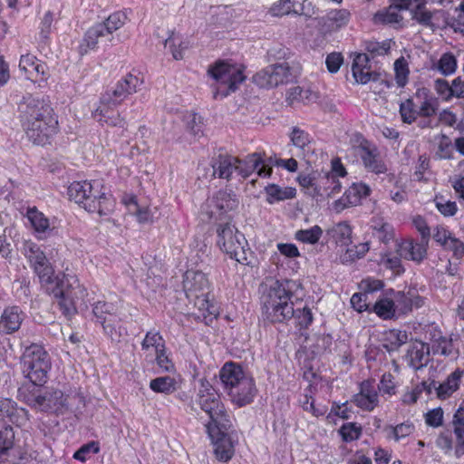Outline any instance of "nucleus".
Segmentation results:
<instances>
[{"label":"nucleus","instance_id":"18","mask_svg":"<svg viewBox=\"0 0 464 464\" xmlns=\"http://www.w3.org/2000/svg\"><path fill=\"white\" fill-rule=\"evenodd\" d=\"M28 420L27 411L9 398L0 397V421L22 426Z\"/></svg>","mask_w":464,"mask_h":464},{"label":"nucleus","instance_id":"9","mask_svg":"<svg viewBox=\"0 0 464 464\" xmlns=\"http://www.w3.org/2000/svg\"><path fill=\"white\" fill-rule=\"evenodd\" d=\"M92 314L95 323L102 327L104 334L111 341L119 342L121 333L117 326L121 318L118 304L112 302L98 301L92 305Z\"/></svg>","mask_w":464,"mask_h":464},{"label":"nucleus","instance_id":"52","mask_svg":"<svg viewBox=\"0 0 464 464\" xmlns=\"http://www.w3.org/2000/svg\"><path fill=\"white\" fill-rule=\"evenodd\" d=\"M345 192L352 199L351 203L358 205L362 198L370 195L371 188L364 183H353Z\"/></svg>","mask_w":464,"mask_h":464},{"label":"nucleus","instance_id":"16","mask_svg":"<svg viewBox=\"0 0 464 464\" xmlns=\"http://www.w3.org/2000/svg\"><path fill=\"white\" fill-rule=\"evenodd\" d=\"M356 150L365 169L376 174L386 172L387 168L381 159L380 152L375 145L362 139Z\"/></svg>","mask_w":464,"mask_h":464},{"label":"nucleus","instance_id":"47","mask_svg":"<svg viewBox=\"0 0 464 464\" xmlns=\"http://www.w3.org/2000/svg\"><path fill=\"white\" fill-rule=\"evenodd\" d=\"M415 8L411 11L412 19L416 20L420 24L431 27L432 13L424 7L422 0H415Z\"/></svg>","mask_w":464,"mask_h":464},{"label":"nucleus","instance_id":"49","mask_svg":"<svg viewBox=\"0 0 464 464\" xmlns=\"http://www.w3.org/2000/svg\"><path fill=\"white\" fill-rule=\"evenodd\" d=\"M330 235L342 245H348L351 241L352 228L345 222H340L330 230Z\"/></svg>","mask_w":464,"mask_h":464},{"label":"nucleus","instance_id":"45","mask_svg":"<svg viewBox=\"0 0 464 464\" xmlns=\"http://www.w3.org/2000/svg\"><path fill=\"white\" fill-rule=\"evenodd\" d=\"M208 295L209 292L201 293L195 295L189 300L194 302V305L203 313V315H206V314L215 315L217 314V307L210 302Z\"/></svg>","mask_w":464,"mask_h":464},{"label":"nucleus","instance_id":"60","mask_svg":"<svg viewBox=\"0 0 464 464\" xmlns=\"http://www.w3.org/2000/svg\"><path fill=\"white\" fill-rule=\"evenodd\" d=\"M401 256L398 255L385 254L381 258V263L389 269L393 270L396 274L403 273L404 269L401 266Z\"/></svg>","mask_w":464,"mask_h":464},{"label":"nucleus","instance_id":"2","mask_svg":"<svg viewBox=\"0 0 464 464\" xmlns=\"http://www.w3.org/2000/svg\"><path fill=\"white\" fill-rule=\"evenodd\" d=\"M300 289L302 285L296 280L274 282L262 297L263 312L266 319L272 323L291 319L294 314L291 298Z\"/></svg>","mask_w":464,"mask_h":464},{"label":"nucleus","instance_id":"20","mask_svg":"<svg viewBox=\"0 0 464 464\" xmlns=\"http://www.w3.org/2000/svg\"><path fill=\"white\" fill-rule=\"evenodd\" d=\"M370 56L367 53H358L355 55L352 72L356 82L366 84L371 81H378L380 73L372 70L369 64Z\"/></svg>","mask_w":464,"mask_h":464},{"label":"nucleus","instance_id":"48","mask_svg":"<svg viewBox=\"0 0 464 464\" xmlns=\"http://www.w3.org/2000/svg\"><path fill=\"white\" fill-rule=\"evenodd\" d=\"M408 340L406 332L392 330L390 331L385 339L383 346L387 351L392 352L397 350L400 346L405 343Z\"/></svg>","mask_w":464,"mask_h":464},{"label":"nucleus","instance_id":"14","mask_svg":"<svg viewBox=\"0 0 464 464\" xmlns=\"http://www.w3.org/2000/svg\"><path fill=\"white\" fill-rule=\"evenodd\" d=\"M417 110L420 121L418 122L420 128H434L437 123L433 122V117L439 109V101L425 91H419L415 96Z\"/></svg>","mask_w":464,"mask_h":464},{"label":"nucleus","instance_id":"22","mask_svg":"<svg viewBox=\"0 0 464 464\" xmlns=\"http://www.w3.org/2000/svg\"><path fill=\"white\" fill-rule=\"evenodd\" d=\"M429 242L420 243L412 240H403L397 244V253L404 259L420 263L427 256Z\"/></svg>","mask_w":464,"mask_h":464},{"label":"nucleus","instance_id":"29","mask_svg":"<svg viewBox=\"0 0 464 464\" xmlns=\"http://www.w3.org/2000/svg\"><path fill=\"white\" fill-rule=\"evenodd\" d=\"M19 68L27 74V78L37 80L39 76L44 78L46 75V64L39 61L34 55L26 53L21 55Z\"/></svg>","mask_w":464,"mask_h":464},{"label":"nucleus","instance_id":"46","mask_svg":"<svg viewBox=\"0 0 464 464\" xmlns=\"http://www.w3.org/2000/svg\"><path fill=\"white\" fill-rule=\"evenodd\" d=\"M374 20L377 23L399 24L402 21V16L398 9L390 5L387 9L378 12L374 16Z\"/></svg>","mask_w":464,"mask_h":464},{"label":"nucleus","instance_id":"1","mask_svg":"<svg viewBox=\"0 0 464 464\" xmlns=\"http://www.w3.org/2000/svg\"><path fill=\"white\" fill-rule=\"evenodd\" d=\"M21 121L27 138L36 145H44L58 127L49 101L28 96L19 106Z\"/></svg>","mask_w":464,"mask_h":464},{"label":"nucleus","instance_id":"32","mask_svg":"<svg viewBox=\"0 0 464 464\" xmlns=\"http://www.w3.org/2000/svg\"><path fill=\"white\" fill-rule=\"evenodd\" d=\"M454 435V454L457 458L464 455V410L458 409L451 420Z\"/></svg>","mask_w":464,"mask_h":464},{"label":"nucleus","instance_id":"63","mask_svg":"<svg viewBox=\"0 0 464 464\" xmlns=\"http://www.w3.org/2000/svg\"><path fill=\"white\" fill-rule=\"evenodd\" d=\"M53 21V14L51 11L46 12L42 19L40 25L39 36L42 43H46L49 39Z\"/></svg>","mask_w":464,"mask_h":464},{"label":"nucleus","instance_id":"41","mask_svg":"<svg viewBox=\"0 0 464 464\" xmlns=\"http://www.w3.org/2000/svg\"><path fill=\"white\" fill-rule=\"evenodd\" d=\"M415 428L413 423L406 421L396 426H390L385 429L387 432V439L400 441L411 435L414 431Z\"/></svg>","mask_w":464,"mask_h":464},{"label":"nucleus","instance_id":"59","mask_svg":"<svg viewBox=\"0 0 464 464\" xmlns=\"http://www.w3.org/2000/svg\"><path fill=\"white\" fill-rule=\"evenodd\" d=\"M432 351L434 353L449 356L452 352V343L447 337L440 335L433 340Z\"/></svg>","mask_w":464,"mask_h":464},{"label":"nucleus","instance_id":"38","mask_svg":"<svg viewBox=\"0 0 464 464\" xmlns=\"http://www.w3.org/2000/svg\"><path fill=\"white\" fill-rule=\"evenodd\" d=\"M372 311L382 319L390 320L397 316L395 304L389 298H381L375 302Z\"/></svg>","mask_w":464,"mask_h":464},{"label":"nucleus","instance_id":"12","mask_svg":"<svg viewBox=\"0 0 464 464\" xmlns=\"http://www.w3.org/2000/svg\"><path fill=\"white\" fill-rule=\"evenodd\" d=\"M26 403L42 411L62 412L66 407L67 397L57 389H49L44 393H32L25 397Z\"/></svg>","mask_w":464,"mask_h":464},{"label":"nucleus","instance_id":"61","mask_svg":"<svg viewBox=\"0 0 464 464\" xmlns=\"http://www.w3.org/2000/svg\"><path fill=\"white\" fill-rule=\"evenodd\" d=\"M364 49L371 54L372 58H374L375 56L385 55L390 49V44L367 41L364 43Z\"/></svg>","mask_w":464,"mask_h":464},{"label":"nucleus","instance_id":"11","mask_svg":"<svg viewBox=\"0 0 464 464\" xmlns=\"http://www.w3.org/2000/svg\"><path fill=\"white\" fill-rule=\"evenodd\" d=\"M143 82V76L130 72L102 96V102L116 106L121 103L129 95L137 92Z\"/></svg>","mask_w":464,"mask_h":464},{"label":"nucleus","instance_id":"24","mask_svg":"<svg viewBox=\"0 0 464 464\" xmlns=\"http://www.w3.org/2000/svg\"><path fill=\"white\" fill-rule=\"evenodd\" d=\"M397 316L411 312L412 308H420L424 304V299L414 291H399L394 295Z\"/></svg>","mask_w":464,"mask_h":464},{"label":"nucleus","instance_id":"8","mask_svg":"<svg viewBox=\"0 0 464 464\" xmlns=\"http://www.w3.org/2000/svg\"><path fill=\"white\" fill-rule=\"evenodd\" d=\"M23 372L34 385H43L47 381V374L51 369L48 353L38 345L32 344L23 354Z\"/></svg>","mask_w":464,"mask_h":464},{"label":"nucleus","instance_id":"27","mask_svg":"<svg viewBox=\"0 0 464 464\" xmlns=\"http://www.w3.org/2000/svg\"><path fill=\"white\" fill-rule=\"evenodd\" d=\"M15 434L11 426L0 429V459L14 463L15 460Z\"/></svg>","mask_w":464,"mask_h":464},{"label":"nucleus","instance_id":"17","mask_svg":"<svg viewBox=\"0 0 464 464\" xmlns=\"http://www.w3.org/2000/svg\"><path fill=\"white\" fill-rule=\"evenodd\" d=\"M206 207L210 208L207 210L209 218L220 219L223 213L233 210L237 207V199L231 191L220 190Z\"/></svg>","mask_w":464,"mask_h":464},{"label":"nucleus","instance_id":"51","mask_svg":"<svg viewBox=\"0 0 464 464\" xmlns=\"http://www.w3.org/2000/svg\"><path fill=\"white\" fill-rule=\"evenodd\" d=\"M165 47H169L172 56L175 60H180L183 58V50L188 48V44L181 41V39L175 35L174 33L169 35L164 43Z\"/></svg>","mask_w":464,"mask_h":464},{"label":"nucleus","instance_id":"23","mask_svg":"<svg viewBox=\"0 0 464 464\" xmlns=\"http://www.w3.org/2000/svg\"><path fill=\"white\" fill-rule=\"evenodd\" d=\"M228 430L222 429V430L216 431L214 434L208 433L215 446L216 457L223 461H228L234 455V445L227 434Z\"/></svg>","mask_w":464,"mask_h":464},{"label":"nucleus","instance_id":"40","mask_svg":"<svg viewBox=\"0 0 464 464\" xmlns=\"http://www.w3.org/2000/svg\"><path fill=\"white\" fill-rule=\"evenodd\" d=\"M26 216L36 233H45L50 229L48 218L35 208H29Z\"/></svg>","mask_w":464,"mask_h":464},{"label":"nucleus","instance_id":"21","mask_svg":"<svg viewBox=\"0 0 464 464\" xmlns=\"http://www.w3.org/2000/svg\"><path fill=\"white\" fill-rule=\"evenodd\" d=\"M183 287L188 299H191L195 295L208 292L209 283L201 271L188 270L184 276Z\"/></svg>","mask_w":464,"mask_h":464},{"label":"nucleus","instance_id":"31","mask_svg":"<svg viewBox=\"0 0 464 464\" xmlns=\"http://www.w3.org/2000/svg\"><path fill=\"white\" fill-rule=\"evenodd\" d=\"M463 375L464 370L458 368L442 383L437 385V382H432L430 385L433 386L440 399H446L459 388Z\"/></svg>","mask_w":464,"mask_h":464},{"label":"nucleus","instance_id":"55","mask_svg":"<svg viewBox=\"0 0 464 464\" xmlns=\"http://www.w3.org/2000/svg\"><path fill=\"white\" fill-rule=\"evenodd\" d=\"M457 61L453 54L446 53L442 54L438 63V69L443 75H450L455 72Z\"/></svg>","mask_w":464,"mask_h":464},{"label":"nucleus","instance_id":"62","mask_svg":"<svg viewBox=\"0 0 464 464\" xmlns=\"http://www.w3.org/2000/svg\"><path fill=\"white\" fill-rule=\"evenodd\" d=\"M443 247L451 251L457 260H460L464 256V243L455 237H451Z\"/></svg>","mask_w":464,"mask_h":464},{"label":"nucleus","instance_id":"10","mask_svg":"<svg viewBox=\"0 0 464 464\" xmlns=\"http://www.w3.org/2000/svg\"><path fill=\"white\" fill-rule=\"evenodd\" d=\"M43 276L44 278L40 281L41 287L46 294L53 296L61 307V303L71 296L70 290L72 288V284L76 283V277L63 273L55 275L54 270L46 276L44 275Z\"/></svg>","mask_w":464,"mask_h":464},{"label":"nucleus","instance_id":"26","mask_svg":"<svg viewBox=\"0 0 464 464\" xmlns=\"http://www.w3.org/2000/svg\"><path fill=\"white\" fill-rule=\"evenodd\" d=\"M405 361L414 370L423 368L430 361V346L422 342L413 343L405 355Z\"/></svg>","mask_w":464,"mask_h":464},{"label":"nucleus","instance_id":"53","mask_svg":"<svg viewBox=\"0 0 464 464\" xmlns=\"http://www.w3.org/2000/svg\"><path fill=\"white\" fill-rule=\"evenodd\" d=\"M395 80L399 87H404L408 82L409 67L404 57L397 59L394 63Z\"/></svg>","mask_w":464,"mask_h":464},{"label":"nucleus","instance_id":"50","mask_svg":"<svg viewBox=\"0 0 464 464\" xmlns=\"http://www.w3.org/2000/svg\"><path fill=\"white\" fill-rule=\"evenodd\" d=\"M164 345L165 342L159 332L149 331L141 343V349L146 352L154 349V351L157 352Z\"/></svg>","mask_w":464,"mask_h":464},{"label":"nucleus","instance_id":"42","mask_svg":"<svg viewBox=\"0 0 464 464\" xmlns=\"http://www.w3.org/2000/svg\"><path fill=\"white\" fill-rule=\"evenodd\" d=\"M273 16H284L288 14H301L302 12L295 9V0H278L269 9Z\"/></svg>","mask_w":464,"mask_h":464},{"label":"nucleus","instance_id":"25","mask_svg":"<svg viewBox=\"0 0 464 464\" xmlns=\"http://www.w3.org/2000/svg\"><path fill=\"white\" fill-rule=\"evenodd\" d=\"M248 374L246 373L241 365L236 362H226L219 372V377L224 386V390L228 392L232 388L245 379Z\"/></svg>","mask_w":464,"mask_h":464},{"label":"nucleus","instance_id":"36","mask_svg":"<svg viewBox=\"0 0 464 464\" xmlns=\"http://www.w3.org/2000/svg\"><path fill=\"white\" fill-rule=\"evenodd\" d=\"M266 200L269 204L295 198V188L291 187H280L276 184H268L265 187Z\"/></svg>","mask_w":464,"mask_h":464},{"label":"nucleus","instance_id":"4","mask_svg":"<svg viewBox=\"0 0 464 464\" xmlns=\"http://www.w3.org/2000/svg\"><path fill=\"white\" fill-rule=\"evenodd\" d=\"M196 403L209 416V422L206 425L208 433L230 429L231 419L220 401L219 395L208 382H201L200 388L196 397Z\"/></svg>","mask_w":464,"mask_h":464},{"label":"nucleus","instance_id":"39","mask_svg":"<svg viewBox=\"0 0 464 464\" xmlns=\"http://www.w3.org/2000/svg\"><path fill=\"white\" fill-rule=\"evenodd\" d=\"M150 388L155 392L170 394L177 390V382L170 376L158 377L150 381Z\"/></svg>","mask_w":464,"mask_h":464},{"label":"nucleus","instance_id":"6","mask_svg":"<svg viewBox=\"0 0 464 464\" xmlns=\"http://www.w3.org/2000/svg\"><path fill=\"white\" fill-rule=\"evenodd\" d=\"M218 244L222 251L237 262L243 265L251 263L248 256L252 252L247 247L245 236L230 223H226L218 228Z\"/></svg>","mask_w":464,"mask_h":464},{"label":"nucleus","instance_id":"33","mask_svg":"<svg viewBox=\"0 0 464 464\" xmlns=\"http://www.w3.org/2000/svg\"><path fill=\"white\" fill-rule=\"evenodd\" d=\"M71 291V296L66 299V301H63L61 303V310L63 314L69 317L76 313V304L79 301H84L87 295L86 288L80 284L79 280L76 278V283L72 284V288Z\"/></svg>","mask_w":464,"mask_h":464},{"label":"nucleus","instance_id":"28","mask_svg":"<svg viewBox=\"0 0 464 464\" xmlns=\"http://www.w3.org/2000/svg\"><path fill=\"white\" fill-rule=\"evenodd\" d=\"M237 159L227 154H218L213 158L211 167L213 176L228 179L234 171L237 172Z\"/></svg>","mask_w":464,"mask_h":464},{"label":"nucleus","instance_id":"7","mask_svg":"<svg viewBox=\"0 0 464 464\" xmlns=\"http://www.w3.org/2000/svg\"><path fill=\"white\" fill-rule=\"evenodd\" d=\"M241 65L230 64L222 61L217 62L208 70V74L218 82V86L214 92V98H225L237 89L246 76Z\"/></svg>","mask_w":464,"mask_h":464},{"label":"nucleus","instance_id":"43","mask_svg":"<svg viewBox=\"0 0 464 464\" xmlns=\"http://www.w3.org/2000/svg\"><path fill=\"white\" fill-rule=\"evenodd\" d=\"M400 114L404 123L411 124L419 117L415 99H407L400 104Z\"/></svg>","mask_w":464,"mask_h":464},{"label":"nucleus","instance_id":"15","mask_svg":"<svg viewBox=\"0 0 464 464\" xmlns=\"http://www.w3.org/2000/svg\"><path fill=\"white\" fill-rule=\"evenodd\" d=\"M24 254L37 275L39 282L44 278V275L46 276L53 270L45 254L35 243L25 241L24 244Z\"/></svg>","mask_w":464,"mask_h":464},{"label":"nucleus","instance_id":"35","mask_svg":"<svg viewBox=\"0 0 464 464\" xmlns=\"http://www.w3.org/2000/svg\"><path fill=\"white\" fill-rule=\"evenodd\" d=\"M318 197L332 198L342 190V183L333 175L324 174L318 179Z\"/></svg>","mask_w":464,"mask_h":464},{"label":"nucleus","instance_id":"44","mask_svg":"<svg viewBox=\"0 0 464 464\" xmlns=\"http://www.w3.org/2000/svg\"><path fill=\"white\" fill-rule=\"evenodd\" d=\"M322 235L323 229L318 225H314L308 229L297 230L295 234V237L302 243L315 244L319 241Z\"/></svg>","mask_w":464,"mask_h":464},{"label":"nucleus","instance_id":"30","mask_svg":"<svg viewBox=\"0 0 464 464\" xmlns=\"http://www.w3.org/2000/svg\"><path fill=\"white\" fill-rule=\"evenodd\" d=\"M353 401L359 408L372 411L378 404V393L369 382L361 384V391L353 396Z\"/></svg>","mask_w":464,"mask_h":464},{"label":"nucleus","instance_id":"57","mask_svg":"<svg viewBox=\"0 0 464 464\" xmlns=\"http://www.w3.org/2000/svg\"><path fill=\"white\" fill-rule=\"evenodd\" d=\"M327 19L336 28H341L348 24L350 12L346 9L333 10L328 13Z\"/></svg>","mask_w":464,"mask_h":464},{"label":"nucleus","instance_id":"58","mask_svg":"<svg viewBox=\"0 0 464 464\" xmlns=\"http://www.w3.org/2000/svg\"><path fill=\"white\" fill-rule=\"evenodd\" d=\"M100 451V445L97 441H90L82 445L73 454V458L82 462L86 461L90 453L97 454Z\"/></svg>","mask_w":464,"mask_h":464},{"label":"nucleus","instance_id":"34","mask_svg":"<svg viewBox=\"0 0 464 464\" xmlns=\"http://www.w3.org/2000/svg\"><path fill=\"white\" fill-rule=\"evenodd\" d=\"M24 320V314L18 306L5 309L0 318V328L6 333H13L20 328Z\"/></svg>","mask_w":464,"mask_h":464},{"label":"nucleus","instance_id":"5","mask_svg":"<svg viewBox=\"0 0 464 464\" xmlns=\"http://www.w3.org/2000/svg\"><path fill=\"white\" fill-rule=\"evenodd\" d=\"M127 16L122 12H115L108 16L103 23L92 26L85 33L82 43L79 45V53L86 54L90 50L112 44L116 37L114 32L122 27Z\"/></svg>","mask_w":464,"mask_h":464},{"label":"nucleus","instance_id":"37","mask_svg":"<svg viewBox=\"0 0 464 464\" xmlns=\"http://www.w3.org/2000/svg\"><path fill=\"white\" fill-rule=\"evenodd\" d=\"M263 162V155L258 152L248 154L244 160L237 159V173L243 178H247L255 170H258Z\"/></svg>","mask_w":464,"mask_h":464},{"label":"nucleus","instance_id":"56","mask_svg":"<svg viewBox=\"0 0 464 464\" xmlns=\"http://www.w3.org/2000/svg\"><path fill=\"white\" fill-rule=\"evenodd\" d=\"M299 185L305 190V193L312 198H318V179L315 180L310 175H300L298 177Z\"/></svg>","mask_w":464,"mask_h":464},{"label":"nucleus","instance_id":"3","mask_svg":"<svg viewBox=\"0 0 464 464\" xmlns=\"http://www.w3.org/2000/svg\"><path fill=\"white\" fill-rule=\"evenodd\" d=\"M101 187L99 181H74L68 188V197L88 212L107 216L112 210L113 200L99 190Z\"/></svg>","mask_w":464,"mask_h":464},{"label":"nucleus","instance_id":"64","mask_svg":"<svg viewBox=\"0 0 464 464\" xmlns=\"http://www.w3.org/2000/svg\"><path fill=\"white\" fill-rule=\"evenodd\" d=\"M443 410L440 407L432 409L425 414V422L427 425L438 428L443 424Z\"/></svg>","mask_w":464,"mask_h":464},{"label":"nucleus","instance_id":"54","mask_svg":"<svg viewBox=\"0 0 464 464\" xmlns=\"http://www.w3.org/2000/svg\"><path fill=\"white\" fill-rule=\"evenodd\" d=\"M292 318L295 319V325L300 329L307 328L313 322V314L309 307L304 306L302 309H294Z\"/></svg>","mask_w":464,"mask_h":464},{"label":"nucleus","instance_id":"13","mask_svg":"<svg viewBox=\"0 0 464 464\" xmlns=\"http://www.w3.org/2000/svg\"><path fill=\"white\" fill-rule=\"evenodd\" d=\"M291 80V68L285 62L269 65L253 76V82L261 88L276 87Z\"/></svg>","mask_w":464,"mask_h":464},{"label":"nucleus","instance_id":"19","mask_svg":"<svg viewBox=\"0 0 464 464\" xmlns=\"http://www.w3.org/2000/svg\"><path fill=\"white\" fill-rule=\"evenodd\" d=\"M227 394L231 398L233 403L239 407L251 403L256 394V388L254 379L247 375L232 388Z\"/></svg>","mask_w":464,"mask_h":464}]
</instances>
